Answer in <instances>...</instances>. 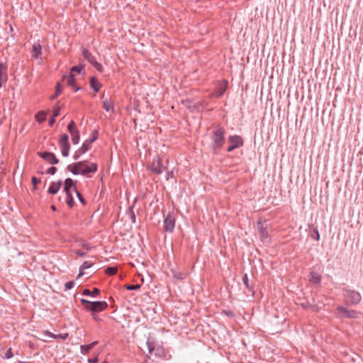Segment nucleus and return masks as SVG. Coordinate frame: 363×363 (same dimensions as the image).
<instances>
[{
    "mask_svg": "<svg viewBox=\"0 0 363 363\" xmlns=\"http://www.w3.org/2000/svg\"><path fill=\"white\" fill-rule=\"evenodd\" d=\"M67 337H68V334H67V333L57 335V338H61L62 340H66Z\"/></svg>",
    "mask_w": 363,
    "mask_h": 363,
    "instance_id": "6e6d98bb",
    "label": "nucleus"
},
{
    "mask_svg": "<svg viewBox=\"0 0 363 363\" xmlns=\"http://www.w3.org/2000/svg\"><path fill=\"white\" fill-rule=\"evenodd\" d=\"M76 187L74 181L71 178H67L65 181L64 191L65 194H71V188Z\"/></svg>",
    "mask_w": 363,
    "mask_h": 363,
    "instance_id": "a211bd4d",
    "label": "nucleus"
},
{
    "mask_svg": "<svg viewBox=\"0 0 363 363\" xmlns=\"http://www.w3.org/2000/svg\"><path fill=\"white\" fill-rule=\"evenodd\" d=\"M225 91V85H223L221 84L217 91H216L213 94V96L216 97V98H219L223 94L224 92Z\"/></svg>",
    "mask_w": 363,
    "mask_h": 363,
    "instance_id": "bb28decb",
    "label": "nucleus"
},
{
    "mask_svg": "<svg viewBox=\"0 0 363 363\" xmlns=\"http://www.w3.org/2000/svg\"><path fill=\"white\" fill-rule=\"evenodd\" d=\"M55 117H54V116H52V117L50 118L49 122H48V125H49V126H52V125H53V124L55 123Z\"/></svg>",
    "mask_w": 363,
    "mask_h": 363,
    "instance_id": "13d9d810",
    "label": "nucleus"
},
{
    "mask_svg": "<svg viewBox=\"0 0 363 363\" xmlns=\"http://www.w3.org/2000/svg\"><path fill=\"white\" fill-rule=\"evenodd\" d=\"M99 361L98 357L89 358L88 359L89 363H97Z\"/></svg>",
    "mask_w": 363,
    "mask_h": 363,
    "instance_id": "4d7b16f0",
    "label": "nucleus"
},
{
    "mask_svg": "<svg viewBox=\"0 0 363 363\" xmlns=\"http://www.w3.org/2000/svg\"><path fill=\"white\" fill-rule=\"evenodd\" d=\"M174 176V172L172 170L167 172L166 174V179L169 180L170 179H172Z\"/></svg>",
    "mask_w": 363,
    "mask_h": 363,
    "instance_id": "603ef678",
    "label": "nucleus"
},
{
    "mask_svg": "<svg viewBox=\"0 0 363 363\" xmlns=\"http://www.w3.org/2000/svg\"><path fill=\"white\" fill-rule=\"evenodd\" d=\"M155 355L157 357H164V351L162 347H157L155 349Z\"/></svg>",
    "mask_w": 363,
    "mask_h": 363,
    "instance_id": "37998d69",
    "label": "nucleus"
},
{
    "mask_svg": "<svg viewBox=\"0 0 363 363\" xmlns=\"http://www.w3.org/2000/svg\"><path fill=\"white\" fill-rule=\"evenodd\" d=\"M38 155L44 160L51 164H57L59 163V160L56 157L55 155L50 152H40Z\"/></svg>",
    "mask_w": 363,
    "mask_h": 363,
    "instance_id": "6e6552de",
    "label": "nucleus"
},
{
    "mask_svg": "<svg viewBox=\"0 0 363 363\" xmlns=\"http://www.w3.org/2000/svg\"><path fill=\"white\" fill-rule=\"evenodd\" d=\"M108 308V303L106 301H91L89 311L93 313H99L104 311Z\"/></svg>",
    "mask_w": 363,
    "mask_h": 363,
    "instance_id": "1a4fd4ad",
    "label": "nucleus"
},
{
    "mask_svg": "<svg viewBox=\"0 0 363 363\" xmlns=\"http://www.w3.org/2000/svg\"><path fill=\"white\" fill-rule=\"evenodd\" d=\"M90 86L96 92H99L102 86V84L99 82L98 79L95 77L90 78Z\"/></svg>",
    "mask_w": 363,
    "mask_h": 363,
    "instance_id": "dca6fc26",
    "label": "nucleus"
},
{
    "mask_svg": "<svg viewBox=\"0 0 363 363\" xmlns=\"http://www.w3.org/2000/svg\"><path fill=\"white\" fill-rule=\"evenodd\" d=\"M62 184L61 180L52 182L48 188V192L52 195L56 194L60 189Z\"/></svg>",
    "mask_w": 363,
    "mask_h": 363,
    "instance_id": "4468645a",
    "label": "nucleus"
},
{
    "mask_svg": "<svg viewBox=\"0 0 363 363\" xmlns=\"http://www.w3.org/2000/svg\"><path fill=\"white\" fill-rule=\"evenodd\" d=\"M171 272L173 277L177 280H183L186 277V274L184 272H180L175 269H172Z\"/></svg>",
    "mask_w": 363,
    "mask_h": 363,
    "instance_id": "4be33fe9",
    "label": "nucleus"
},
{
    "mask_svg": "<svg viewBox=\"0 0 363 363\" xmlns=\"http://www.w3.org/2000/svg\"><path fill=\"white\" fill-rule=\"evenodd\" d=\"M35 119L39 123H42L46 120L47 112L40 111L35 114Z\"/></svg>",
    "mask_w": 363,
    "mask_h": 363,
    "instance_id": "b1692460",
    "label": "nucleus"
},
{
    "mask_svg": "<svg viewBox=\"0 0 363 363\" xmlns=\"http://www.w3.org/2000/svg\"><path fill=\"white\" fill-rule=\"evenodd\" d=\"M150 169L155 174H161L167 167L164 166L163 160L160 155L157 156V159L152 162Z\"/></svg>",
    "mask_w": 363,
    "mask_h": 363,
    "instance_id": "39448f33",
    "label": "nucleus"
},
{
    "mask_svg": "<svg viewBox=\"0 0 363 363\" xmlns=\"http://www.w3.org/2000/svg\"><path fill=\"white\" fill-rule=\"evenodd\" d=\"M98 130H95L94 131H93L92 134H91V138H89V139H87V140H91V144L96 141L98 138Z\"/></svg>",
    "mask_w": 363,
    "mask_h": 363,
    "instance_id": "49530a36",
    "label": "nucleus"
},
{
    "mask_svg": "<svg viewBox=\"0 0 363 363\" xmlns=\"http://www.w3.org/2000/svg\"><path fill=\"white\" fill-rule=\"evenodd\" d=\"M57 170V168H56V167H50V168H48V169H47V172H47V174H48L53 175V174H55L56 173Z\"/></svg>",
    "mask_w": 363,
    "mask_h": 363,
    "instance_id": "09e8293b",
    "label": "nucleus"
},
{
    "mask_svg": "<svg viewBox=\"0 0 363 363\" xmlns=\"http://www.w3.org/2000/svg\"><path fill=\"white\" fill-rule=\"evenodd\" d=\"M225 130L220 124L216 125L212 130L211 150L213 155H218L225 143Z\"/></svg>",
    "mask_w": 363,
    "mask_h": 363,
    "instance_id": "f257e3e1",
    "label": "nucleus"
},
{
    "mask_svg": "<svg viewBox=\"0 0 363 363\" xmlns=\"http://www.w3.org/2000/svg\"><path fill=\"white\" fill-rule=\"evenodd\" d=\"M66 203L69 208H72L74 206V201L72 194H66Z\"/></svg>",
    "mask_w": 363,
    "mask_h": 363,
    "instance_id": "7c9ffc66",
    "label": "nucleus"
},
{
    "mask_svg": "<svg viewBox=\"0 0 363 363\" xmlns=\"http://www.w3.org/2000/svg\"><path fill=\"white\" fill-rule=\"evenodd\" d=\"M60 147L61 148L62 155L64 157H67L69 155V149H70V145H62V146H60Z\"/></svg>",
    "mask_w": 363,
    "mask_h": 363,
    "instance_id": "f704fd0d",
    "label": "nucleus"
},
{
    "mask_svg": "<svg viewBox=\"0 0 363 363\" xmlns=\"http://www.w3.org/2000/svg\"><path fill=\"white\" fill-rule=\"evenodd\" d=\"M87 161L85 162V165L80 169V174L84 176H87L89 173H95L97 172L98 166L96 163H91L87 165Z\"/></svg>",
    "mask_w": 363,
    "mask_h": 363,
    "instance_id": "9b49d317",
    "label": "nucleus"
},
{
    "mask_svg": "<svg viewBox=\"0 0 363 363\" xmlns=\"http://www.w3.org/2000/svg\"><path fill=\"white\" fill-rule=\"evenodd\" d=\"M242 281H243L245 287L249 290V291H251L252 293V294H254L255 291H254V289H253V286L250 285L248 277H247V275L246 274L242 277Z\"/></svg>",
    "mask_w": 363,
    "mask_h": 363,
    "instance_id": "cd10ccee",
    "label": "nucleus"
},
{
    "mask_svg": "<svg viewBox=\"0 0 363 363\" xmlns=\"http://www.w3.org/2000/svg\"><path fill=\"white\" fill-rule=\"evenodd\" d=\"M310 235L312 238H313L315 240H319L320 239V234L318 230V229L315 227H313L310 229Z\"/></svg>",
    "mask_w": 363,
    "mask_h": 363,
    "instance_id": "c85d7f7f",
    "label": "nucleus"
},
{
    "mask_svg": "<svg viewBox=\"0 0 363 363\" xmlns=\"http://www.w3.org/2000/svg\"><path fill=\"white\" fill-rule=\"evenodd\" d=\"M59 101L55 104V106H53V113H52V116L54 117H57L60 115V106L59 105Z\"/></svg>",
    "mask_w": 363,
    "mask_h": 363,
    "instance_id": "e433bc0d",
    "label": "nucleus"
},
{
    "mask_svg": "<svg viewBox=\"0 0 363 363\" xmlns=\"http://www.w3.org/2000/svg\"><path fill=\"white\" fill-rule=\"evenodd\" d=\"M83 57L99 72H102L104 70L103 65L96 60L95 57L86 48L82 50Z\"/></svg>",
    "mask_w": 363,
    "mask_h": 363,
    "instance_id": "7ed1b4c3",
    "label": "nucleus"
},
{
    "mask_svg": "<svg viewBox=\"0 0 363 363\" xmlns=\"http://www.w3.org/2000/svg\"><path fill=\"white\" fill-rule=\"evenodd\" d=\"M175 217L174 216L169 213L164 219V229L166 232L172 233L175 227Z\"/></svg>",
    "mask_w": 363,
    "mask_h": 363,
    "instance_id": "423d86ee",
    "label": "nucleus"
},
{
    "mask_svg": "<svg viewBox=\"0 0 363 363\" xmlns=\"http://www.w3.org/2000/svg\"><path fill=\"white\" fill-rule=\"evenodd\" d=\"M67 130L70 134H73V133L78 131V129L76 128L75 123L74 121H71L70 123L68 124Z\"/></svg>",
    "mask_w": 363,
    "mask_h": 363,
    "instance_id": "2f4dec72",
    "label": "nucleus"
},
{
    "mask_svg": "<svg viewBox=\"0 0 363 363\" xmlns=\"http://www.w3.org/2000/svg\"><path fill=\"white\" fill-rule=\"evenodd\" d=\"M8 79V65L6 63L0 62V89L6 83Z\"/></svg>",
    "mask_w": 363,
    "mask_h": 363,
    "instance_id": "9d476101",
    "label": "nucleus"
},
{
    "mask_svg": "<svg viewBox=\"0 0 363 363\" xmlns=\"http://www.w3.org/2000/svg\"><path fill=\"white\" fill-rule=\"evenodd\" d=\"M92 317H93V318H94V320H99V318H98V316L95 314V313H92Z\"/></svg>",
    "mask_w": 363,
    "mask_h": 363,
    "instance_id": "bf43d9fd",
    "label": "nucleus"
},
{
    "mask_svg": "<svg viewBox=\"0 0 363 363\" xmlns=\"http://www.w3.org/2000/svg\"><path fill=\"white\" fill-rule=\"evenodd\" d=\"M31 182L33 186L35 187L38 184L40 183V179L35 177H33Z\"/></svg>",
    "mask_w": 363,
    "mask_h": 363,
    "instance_id": "8fccbe9b",
    "label": "nucleus"
},
{
    "mask_svg": "<svg viewBox=\"0 0 363 363\" xmlns=\"http://www.w3.org/2000/svg\"><path fill=\"white\" fill-rule=\"evenodd\" d=\"M91 264L88 262H84L80 267L79 268V275L78 277H81L84 274V270L86 269H89V267H91Z\"/></svg>",
    "mask_w": 363,
    "mask_h": 363,
    "instance_id": "c756f323",
    "label": "nucleus"
},
{
    "mask_svg": "<svg viewBox=\"0 0 363 363\" xmlns=\"http://www.w3.org/2000/svg\"><path fill=\"white\" fill-rule=\"evenodd\" d=\"M82 246L86 248V250H89V244H83Z\"/></svg>",
    "mask_w": 363,
    "mask_h": 363,
    "instance_id": "052dcab7",
    "label": "nucleus"
},
{
    "mask_svg": "<svg viewBox=\"0 0 363 363\" xmlns=\"http://www.w3.org/2000/svg\"><path fill=\"white\" fill-rule=\"evenodd\" d=\"M62 86L60 83L57 82L55 86V92L50 96V100H55L62 92Z\"/></svg>",
    "mask_w": 363,
    "mask_h": 363,
    "instance_id": "a878e982",
    "label": "nucleus"
},
{
    "mask_svg": "<svg viewBox=\"0 0 363 363\" xmlns=\"http://www.w3.org/2000/svg\"><path fill=\"white\" fill-rule=\"evenodd\" d=\"M74 284L75 283L74 281H69L66 282L65 284V291L72 289L74 286Z\"/></svg>",
    "mask_w": 363,
    "mask_h": 363,
    "instance_id": "a18cd8bd",
    "label": "nucleus"
},
{
    "mask_svg": "<svg viewBox=\"0 0 363 363\" xmlns=\"http://www.w3.org/2000/svg\"><path fill=\"white\" fill-rule=\"evenodd\" d=\"M98 341H94L89 345H82L80 346V351L81 353L84 355L88 354L89 351L95 347L96 345H98Z\"/></svg>",
    "mask_w": 363,
    "mask_h": 363,
    "instance_id": "f3484780",
    "label": "nucleus"
},
{
    "mask_svg": "<svg viewBox=\"0 0 363 363\" xmlns=\"http://www.w3.org/2000/svg\"><path fill=\"white\" fill-rule=\"evenodd\" d=\"M45 335H46L47 336L52 337L53 339H57V335L53 334L52 333H51L48 330L45 332Z\"/></svg>",
    "mask_w": 363,
    "mask_h": 363,
    "instance_id": "864d4df0",
    "label": "nucleus"
},
{
    "mask_svg": "<svg viewBox=\"0 0 363 363\" xmlns=\"http://www.w3.org/2000/svg\"><path fill=\"white\" fill-rule=\"evenodd\" d=\"M21 363H30V362H21Z\"/></svg>",
    "mask_w": 363,
    "mask_h": 363,
    "instance_id": "e2e57ef3",
    "label": "nucleus"
},
{
    "mask_svg": "<svg viewBox=\"0 0 363 363\" xmlns=\"http://www.w3.org/2000/svg\"><path fill=\"white\" fill-rule=\"evenodd\" d=\"M257 228L262 238H267L269 235L267 228V226L264 225V223H262V221L257 222Z\"/></svg>",
    "mask_w": 363,
    "mask_h": 363,
    "instance_id": "6ab92c4d",
    "label": "nucleus"
},
{
    "mask_svg": "<svg viewBox=\"0 0 363 363\" xmlns=\"http://www.w3.org/2000/svg\"><path fill=\"white\" fill-rule=\"evenodd\" d=\"M51 208H52V209L53 211H55V210H56L55 206H53V205L51 206Z\"/></svg>",
    "mask_w": 363,
    "mask_h": 363,
    "instance_id": "680f3d73",
    "label": "nucleus"
},
{
    "mask_svg": "<svg viewBox=\"0 0 363 363\" xmlns=\"http://www.w3.org/2000/svg\"><path fill=\"white\" fill-rule=\"evenodd\" d=\"M64 79H67V85L71 86L74 91H77L80 89V87L76 85L75 77L72 73H69L67 76H64Z\"/></svg>",
    "mask_w": 363,
    "mask_h": 363,
    "instance_id": "ddd939ff",
    "label": "nucleus"
},
{
    "mask_svg": "<svg viewBox=\"0 0 363 363\" xmlns=\"http://www.w3.org/2000/svg\"><path fill=\"white\" fill-rule=\"evenodd\" d=\"M80 301H81V303H82V306H84L86 310H88V311H89V307H90V304H91V301H89L86 300V299H84V298H82V299L80 300Z\"/></svg>",
    "mask_w": 363,
    "mask_h": 363,
    "instance_id": "79ce46f5",
    "label": "nucleus"
},
{
    "mask_svg": "<svg viewBox=\"0 0 363 363\" xmlns=\"http://www.w3.org/2000/svg\"><path fill=\"white\" fill-rule=\"evenodd\" d=\"M83 69H84V66L83 65H76V66H74V67H72L71 68V72L70 73H72V72L80 73Z\"/></svg>",
    "mask_w": 363,
    "mask_h": 363,
    "instance_id": "a19ab883",
    "label": "nucleus"
},
{
    "mask_svg": "<svg viewBox=\"0 0 363 363\" xmlns=\"http://www.w3.org/2000/svg\"><path fill=\"white\" fill-rule=\"evenodd\" d=\"M343 297L346 305L347 306H355L360 303L362 300L361 294L352 289H343Z\"/></svg>",
    "mask_w": 363,
    "mask_h": 363,
    "instance_id": "f03ea898",
    "label": "nucleus"
},
{
    "mask_svg": "<svg viewBox=\"0 0 363 363\" xmlns=\"http://www.w3.org/2000/svg\"><path fill=\"white\" fill-rule=\"evenodd\" d=\"M59 145H70L69 143V136L66 133H63L60 135L59 140Z\"/></svg>",
    "mask_w": 363,
    "mask_h": 363,
    "instance_id": "393cba45",
    "label": "nucleus"
},
{
    "mask_svg": "<svg viewBox=\"0 0 363 363\" xmlns=\"http://www.w3.org/2000/svg\"><path fill=\"white\" fill-rule=\"evenodd\" d=\"M85 162H86V160L80 161L76 163H73L71 164H69L67 167V170L70 172H72L74 175H78L80 174V169L81 167H83V166L85 165Z\"/></svg>",
    "mask_w": 363,
    "mask_h": 363,
    "instance_id": "f8f14e48",
    "label": "nucleus"
},
{
    "mask_svg": "<svg viewBox=\"0 0 363 363\" xmlns=\"http://www.w3.org/2000/svg\"><path fill=\"white\" fill-rule=\"evenodd\" d=\"M13 356V352H12V350L11 348H9V350H7V351L6 352L5 354H4V358L5 359H10Z\"/></svg>",
    "mask_w": 363,
    "mask_h": 363,
    "instance_id": "de8ad7c7",
    "label": "nucleus"
},
{
    "mask_svg": "<svg viewBox=\"0 0 363 363\" xmlns=\"http://www.w3.org/2000/svg\"><path fill=\"white\" fill-rule=\"evenodd\" d=\"M112 106L108 100H105L103 101V108L106 111H109L111 109Z\"/></svg>",
    "mask_w": 363,
    "mask_h": 363,
    "instance_id": "c03bdc74",
    "label": "nucleus"
},
{
    "mask_svg": "<svg viewBox=\"0 0 363 363\" xmlns=\"http://www.w3.org/2000/svg\"><path fill=\"white\" fill-rule=\"evenodd\" d=\"M75 254H76L77 256H79V257H84V256H85V255H86V252H84V251H82V250H77V251L75 252Z\"/></svg>",
    "mask_w": 363,
    "mask_h": 363,
    "instance_id": "5fc2aeb1",
    "label": "nucleus"
},
{
    "mask_svg": "<svg viewBox=\"0 0 363 363\" xmlns=\"http://www.w3.org/2000/svg\"><path fill=\"white\" fill-rule=\"evenodd\" d=\"M74 191L79 200V201L83 204V205H85L86 204V200L84 199V197L82 196V195L81 194V193H79L78 191V190L77 189V187H74Z\"/></svg>",
    "mask_w": 363,
    "mask_h": 363,
    "instance_id": "ea45409f",
    "label": "nucleus"
},
{
    "mask_svg": "<svg viewBox=\"0 0 363 363\" xmlns=\"http://www.w3.org/2000/svg\"><path fill=\"white\" fill-rule=\"evenodd\" d=\"M147 347L148 348L149 353H150V354H152L153 352V351H155L156 349L155 347L154 342H151L150 340L147 341Z\"/></svg>",
    "mask_w": 363,
    "mask_h": 363,
    "instance_id": "58836bf2",
    "label": "nucleus"
},
{
    "mask_svg": "<svg viewBox=\"0 0 363 363\" xmlns=\"http://www.w3.org/2000/svg\"><path fill=\"white\" fill-rule=\"evenodd\" d=\"M70 135H72V141L73 144H74V145L78 144L79 142V140H80L79 130L75 133H73V134H70Z\"/></svg>",
    "mask_w": 363,
    "mask_h": 363,
    "instance_id": "72a5a7b5",
    "label": "nucleus"
},
{
    "mask_svg": "<svg viewBox=\"0 0 363 363\" xmlns=\"http://www.w3.org/2000/svg\"><path fill=\"white\" fill-rule=\"evenodd\" d=\"M100 291H101L100 289L98 288H94L92 291L85 289L82 291V294L84 296H90L92 297H96L100 294Z\"/></svg>",
    "mask_w": 363,
    "mask_h": 363,
    "instance_id": "412c9836",
    "label": "nucleus"
},
{
    "mask_svg": "<svg viewBox=\"0 0 363 363\" xmlns=\"http://www.w3.org/2000/svg\"><path fill=\"white\" fill-rule=\"evenodd\" d=\"M42 54V46L39 41L35 43L33 45L32 50H31V55L34 58H38Z\"/></svg>",
    "mask_w": 363,
    "mask_h": 363,
    "instance_id": "2eb2a0df",
    "label": "nucleus"
},
{
    "mask_svg": "<svg viewBox=\"0 0 363 363\" xmlns=\"http://www.w3.org/2000/svg\"><path fill=\"white\" fill-rule=\"evenodd\" d=\"M118 272V269L114 267H109L105 269V273L109 276L115 275Z\"/></svg>",
    "mask_w": 363,
    "mask_h": 363,
    "instance_id": "473e14b6",
    "label": "nucleus"
},
{
    "mask_svg": "<svg viewBox=\"0 0 363 363\" xmlns=\"http://www.w3.org/2000/svg\"><path fill=\"white\" fill-rule=\"evenodd\" d=\"M91 145V140H86L83 143L82 145L78 150H79V152L84 154L90 149Z\"/></svg>",
    "mask_w": 363,
    "mask_h": 363,
    "instance_id": "5701e85b",
    "label": "nucleus"
},
{
    "mask_svg": "<svg viewBox=\"0 0 363 363\" xmlns=\"http://www.w3.org/2000/svg\"><path fill=\"white\" fill-rule=\"evenodd\" d=\"M337 311L340 314V317L341 318H357V312L354 310H349L347 308L339 306L337 307Z\"/></svg>",
    "mask_w": 363,
    "mask_h": 363,
    "instance_id": "0eeeda50",
    "label": "nucleus"
},
{
    "mask_svg": "<svg viewBox=\"0 0 363 363\" xmlns=\"http://www.w3.org/2000/svg\"><path fill=\"white\" fill-rule=\"evenodd\" d=\"M309 279L315 284H320L321 281V277L318 272L313 271L310 272Z\"/></svg>",
    "mask_w": 363,
    "mask_h": 363,
    "instance_id": "aec40b11",
    "label": "nucleus"
},
{
    "mask_svg": "<svg viewBox=\"0 0 363 363\" xmlns=\"http://www.w3.org/2000/svg\"><path fill=\"white\" fill-rule=\"evenodd\" d=\"M124 288L129 291L138 290L140 288V284H126L124 286Z\"/></svg>",
    "mask_w": 363,
    "mask_h": 363,
    "instance_id": "4c0bfd02",
    "label": "nucleus"
},
{
    "mask_svg": "<svg viewBox=\"0 0 363 363\" xmlns=\"http://www.w3.org/2000/svg\"><path fill=\"white\" fill-rule=\"evenodd\" d=\"M133 207L134 206H132L129 208L128 214L132 223H135L136 222V217L133 211Z\"/></svg>",
    "mask_w": 363,
    "mask_h": 363,
    "instance_id": "c9c22d12",
    "label": "nucleus"
},
{
    "mask_svg": "<svg viewBox=\"0 0 363 363\" xmlns=\"http://www.w3.org/2000/svg\"><path fill=\"white\" fill-rule=\"evenodd\" d=\"M83 155L82 153L79 152V150H77L73 155V159L74 160H77L80 156Z\"/></svg>",
    "mask_w": 363,
    "mask_h": 363,
    "instance_id": "3c124183",
    "label": "nucleus"
},
{
    "mask_svg": "<svg viewBox=\"0 0 363 363\" xmlns=\"http://www.w3.org/2000/svg\"><path fill=\"white\" fill-rule=\"evenodd\" d=\"M228 143H230V145L227 148L228 152H230L235 149L243 146L244 144L242 137L238 135H230L228 137Z\"/></svg>",
    "mask_w": 363,
    "mask_h": 363,
    "instance_id": "20e7f679",
    "label": "nucleus"
}]
</instances>
